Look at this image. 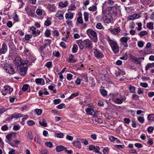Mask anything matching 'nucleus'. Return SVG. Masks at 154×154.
<instances>
[{
  "mask_svg": "<svg viewBox=\"0 0 154 154\" xmlns=\"http://www.w3.org/2000/svg\"><path fill=\"white\" fill-rule=\"evenodd\" d=\"M86 33L91 39L93 42L96 43L97 42V34L95 31L91 29H90L86 31Z\"/></svg>",
  "mask_w": 154,
  "mask_h": 154,
  "instance_id": "1",
  "label": "nucleus"
},
{
  "mask_svg": "<svg viewBox=\"0 0 154 154\" xmlns=\"http://www.w3.org/2000/svg\"><path fill=\"white\" fill-rule=\"evenodd\" d=\"M14 63L17 67L18 66L26 65V64H28V61L27 60H24L19 57H17L14 60Z\"/></svg>",
  "mask_w": 154,
  "mask_h": 154,
  "instance_id": "2",
  "label": "nucleus"
},
{
  "mask_svg": "<svg viewBox=\"0 0 154 154\" xmlns=\"http://www.w3.org/2000/svg\"><path fill=\"white\" fill-rule=\"evenodd\" d=\"M5 71L7 73L10 74H13L15 73V70L13 67L8 64L6 63L3 67Z\"/></svg>",
  "mask_w": 154,
  "mask_h": 154,
  "instance_id": "3",
  "label": "nucleus"
},
{
  "mask_svg": "<svg viewBox=\"0 0 154 154\" xmlns=\"http://www.w3.org/2000/svg\"><path fill=\"white\" fill-rule=\"evenodd\" d=\"M21 66L17 67V71L21 75H24L27 71V64Z\"/></svg>",
  "mask_w": 154,
  "mask_h": 154,
  "instance_id": "4",
  "label": "nucleus"
},
{
  "mask_svg": "<svg viewBox=\"0 0 154 154\" xmlns=\"http://www.w3.org/2000/svg\"><path fill=\"white\" fill-rule=\"evenodd\" d=\"M93 106H91L89 108H86L85 109V111L87 114L90 115L92 116L93 117L97 116V115L95 113L93 109Z\"/></svg>",
  "mask_w": 154,
  "mask_h": 154,
  "instance_id": "5",
  "label": "nucleus"
},
{
  "mask_svg": "<svg viewBox=\"0 0 154 154\" xmlns=\"http://www.w3.org/2000/svg\"><path fill=\"white\" fill-rule=\"evenodd\" d=\"M129 39V37H123L120 39V41L125 47L127 48L128 46V42Z\"/></svg>",
  "mask_w": 154,
  "mask_h": 154,
  "instance_id": "6",
  "label": "nucleus"
},
{
  "mask_svg": "<svg viewBox=\"0 0 154 154\" xmlns=\"http://www.w3.org/2000/svg\"><path fill=\"white\" fill-rule=\"evenodd\" d=\"M84 45L86 48L89 49L93 48V44L91 41L89 39H86L83 41Z\"/></svg>",
  "mask_w": 154,
  "mask_h": 154,
  "instance_id": "7",
  "label": "nucleus"
},
{
  "mask_svg": "<svg viewBox=\"0 0 154 154\" xmlns=\"http://www.w3.org/2000/svg\"><path fill=\"white\" fill-rule=\"evenodd\" d=\"M107 41L111 48L116 46L118 45L116 41L115 40L111 39L109 36L107 37Z\"/></svg>",
  "mask_w": 154,
  "mask_h": 154,
  "instance_id": "8",
  "label": "nucleus"
},
{
  "mask_svg": "<svg viewBox=\"0 0 154 154\" xmlns=\"http://www.w3.org/2000/svg\"><path fill=\"white\" fill-rule=\"evenodd\" d=\"M107 41L111 48L116 46L118 45L116 41L115 40L111 39L109 36L107 37Z\"/></svg>",
  "mask_w": 154,
  "mask_h": 154,
  "instance_id": "9",
  "label": "nucleus"
},
{
  "mask_svg": "<svg viewBox=\"0 0 154 154\" xmlns=\"http://www.w3.org/2000/svg\"><path fill=\"white\" fill-rule=\"evenodd\" d=\"M25 9L27 14L29 16H30L31 17H34L35 15V13L33 9L29 8L27 7L25 8Z\"/></svg>",
  "mask_w": 154,
  "mask_h": 154,
  "instance_id": "10",
  "label": "nucleus"
},
{
  "mask_svg": "<svg viewBox=\"0 0 154 154\" xmlns=\"http://www.w3.org/2000/svg\"><path fill=\"white\" fill-rule=\"evenodd\" d=\"M111 33L114 35H117L120 32L121 29L119 27H117L112 29H109Z\"/></svg>",
  "mask_w": 154,
  "mask_h": 154,
  "instance_id": "11",
  "label": "nucleus"
},
{
  "mask_svg": "<svg viewBox=\"0 0 154 154\" xmlns=\"http://www.w3.org/2000/svg\"><path fill=\"white\" fill-rule=\"evenodd\" d=\"M94 55L95 57L98 59H101L104 57L103 54L100 52L97 49H96L94 51Z\"/></svg>",
  "mask_w": 154,
  "mask_h": 154,
  "instance_id": "12",
  "label": "nucleus"
},
{
  "mask_svg": "<svg viewBox=\"0 0 154 154\" xmlns=\"http://www.w3.org/2000/svg\"><path fill=\"white\" fill-rule=\"evenodd\" d=\"M8 50V46L7 45L5 42L3 43L2 45L1 48L0 49V54H5Z\"/></svg>",
  "mask_w": 154,
  "mask_h": 154,
  "instance_id": "13",
  "label": "nucleus"
},
{
  "mask_svg": "<svg viewBox=\"0 0 154 154\" xmlns=\"http://www.w3.org/2000/svg\"><path fill=\"white\" fill-rule=\"evenodd\" d=\"M114 3V2L112 0H108V1L105 2L103 4V9L106 8L107 5H112Z\"/></svg>",
  "mask_w": 154,
  "mask_h": 154,
  "instance_id": "14",
  "label": "nucleus"
},
{
  "mask_svg": "<svg viewBox=\"0 0 154 154\" xmlns=\"http://www.w3.org/2000/svg\"><path fill=\"white\" fill-rule=\"evenodd\" d=\"M23 115L22 114L16 112L14 113L11 116V119H17L23 116Z\"/></svg>",
  "mask_w": 154,
  "mask_h": 154,
  "instance_id": "15",
  "label": "nucleus"
},
{
  "mask_svg": "<svg viewBox=\"0 0 154 154\" xmlns=\"http://www.w3.org/2000/svg\"><path fill=\"white\" fill-rule=\"evenodd\" d=\"M63 12L62 11H59L55 14V16L60 20L63 18Z\"/></svg>",
  "mask_w": 154,
  "mask_h": 154,
  "instance_id": "16",
  "label": "nucleus"
},
{
  "mask_svg": "<svg viewBox=\"0 0 154 154\" xmlns=\"http://www.w3.org/2000/svg\"><path fill=\"white\" fill-rule=\"evenodd\" d=\"M73 13L69 12L66 14L65 17L66 19L71 20L73 18Z\"/></svg>",
  "mask_w": 154,
  "mask_h": 154,
  "instance_id": "17",
  "label": "nucleus"
},
{
  "mask_svg": "<svg viewBox=\"0 0 154 154\" xmlns=\"http://www.w3.org/2000/svg\"><path fill=\"white\" fill-rule=\"evenodd\" d=\"M76 43L79 45L80 49L81 50H83L84 48L83 41H82L81 40H79L76 41Z\"/></svg>",
  "mask_w": 154,
  "mask_h": 154,
  "instance_id": "18",
  "label": "nucleus"
},
{
  "mask_svg": "<svg viewBox=\"0 0 154 154\" xmlns=\"http://www.w3.org/2000/svg\"><path fill=\"white\" fill-rule=\"evenodd\" d=\"M4 89L7 94H11L13 91V88H11L10 86H5Z\"/></svg>",
  "mask_w": 154,
  "mask_h": 154,
  "instance_id": "19",
  "label": "nucleus"
},
{
  "mask_svg": "<svg viewBox=\"0 0 154 154\" xmlns=\"http://www.w3.org/2000/svg\"><path fill=\"white\" fill-rule=\"evenodd\" d=\"M79 140V138H77V141L75 142H74L73 143V144L77 148L79 149H80L81 147V145L80 144L81 142H79V141H78Z\"/></svg>",
  "mask_w": 154,
  "mask_h": 154,
  "instance_id": "20",
  "label": "nucleus"
},
{
  "mask_svg": "<svg viewBox=\"0 0 154 154\" xmlns=\"http://www.w3.org/2000/svg\"><path fill=\"white\" fill-rule=\"evenodd\" d=\"M132 61H133L135 63L138 64H141L140 60L141 58H137L136 57H134L131 58Z\"/></svg>",
  "mask_w": 154,
  "mask_h": 154,
  "instance_id": "21",
  "label": "nucleus"
},
{
  "mask_svg": "<svg viewBox=\"0 0 154 154\" xmlns=\"http://www.w3.org/2000/svg\"><path fill=\"white\" fill-rule=\"evenodd\" d=\"M35 82L37 83L42 85H43L45 84V81L42 79H35Z\"/></svg>",
  "mask_w": 154,
  "mask_h": 154,
  "instance_id": "22",
  "label": "nucleus"
},
{
  "mask_svg": "<svg viewBox=\"0 0 154 154\" xmlns=\"http://www.w3.org/2000/svg\"><path fill=\"white\" fill-rule=\"evenodd\" d=\"M154 67V63H148L146 66L145 69L146 71L150 68Z\"/></svg>",
  "mask_w": 154,
  "mask_h": 154,
  "instance_id": "23",
  "label": "nucleus"
},
{
  "mask_svg": "<svg viewBox=\"0 0 154 154\" xmlns=\"http://www.w3.org/2000/svg\"><path fill=\"white\" fill-rule=\"evenodd\" d=\"M14 134V133L13 132H11L10 134H8V135L6 136V137L7 140V141L6 142L8 143L10 142L11 140V137H12V135Z\"/></svg>",
  "mask_w": 154,
  "mask_h": 154,
  "instance_id": "24",
  "label": "nucleus"
},
{
  "mask_svg": "<svg viewBox=\"0 0 154 154\" xmlns=\"http://www.w3.org/2000/svg\"><path fill=\"white\" fill-rule=\"evenodd\" d=\"M47 8L49 11L52 12H53L55 10V7L54 5L50 4L48 5Z\"/></svg>",
  "mask_w": 154,
  "mask_h": 154,
  "instance_id": "25",
  "label": "nucleus"
},
{
  "mask_svg": "<svg viewBox=\"0 0 154 154\" xmlns=\"http://www.w3.org/2000/svg\"><path fill=\"white\" fill-rule=\"evenodd\" d=\"M65 148L63 146H59L56 148V150L57 152H59L63 150H65Z\"/></svg>",
  "mask_w": 154,
  "mask_h": 154,
  "instance_id": "26",
  "label": "nucleus"
},
{
  "mask_svg": "<svg viewBox=\"0 0 154 154\" xmlns=\"http://www.w3.org/2000/svg\"><path fill=\"white\" fill-rule=\"evenodd\" d=\"M47 46L48 44L47 43H45L43 45L40 46L39 49V51H40L41 53H42L43 50L45 49Z\"/></svg>",
  "mask_w": 154,
  "mask_h": 154,
  "instance_id": "27",
  "label": "nucleus"
},
{
  "mask_svg": "<svg viewBox=\"0 0 154 154\" xmlns=\"http://www.w3.org/2000/svg\"><path fill=\"white\" fill-rule=\"evenodd\" d=\"M130 92L132 93H134L135 92V88L134 86H132L131 85H129L128 86Z\"/></svg>",
  "mask_w": 154,
  "mask_h": 154,
  "instance_id": "28",
  "label": "nucleus"
},
{
  "mask_svg": "<svg viewBox=\"0 0 154 154\" xmlns=\"http://www.w3.org/2000/svg\"><path fill=\"white\" fill-rule=\"evenodd\" d=\"M153 23L152 22H149L146 24L147 27L150 30H152L154 29Z\"/></svg>",
  "mask_w": 154,
  "mask_h": 154,
  "instance_id": "29",
  "label": "nucleus"
},
{
  "mask_svg": "<svg viewBox=\"0 0 154 154\" xmlns=\"http://www.w3.org/2000/svg\"><path fill=\"white\" fill-rule=\"evenodd\" d=\"M111 49L115 54H117L119 52V48L118 45L117 46H116Z\"/></svg>",
  "mask_w": 154,
  "mask_h": 154,
  "instance_id": "30",
  "label": "nucleus"
},
{
  "mask_svg": "<svg viewBox=\"0 0 154 154\" xmlns=\"http://www.w3.org/2000/svg\"><path fill=\"white\" fill-rule=\"evenodd\" d=\"M74 56L72 54H70L69 56V59L68 62H69L74 63L76 62V60L74 59L73 58Z\"/></svg>",
  "mask_w": 154,
  "mask_h": 154,
  "instance_id": "31",
  "label": "nucleus"
},
{
  "mask_svg": "<svg viewBox=\"0 0 154 154\" xmlns=\"http://www.w3.org/2000/svg\"><path fill=\"white\" fill-rule=\"evenodd\" d=\"M40 31L39 30H37V31H34L32 32V35L34 37H35L39 35L40 34Z\"/></svg>",
  "mask_w": 154,
  "mask_h": 154,
  "instance_id": "32",
  "label": "nucleus"
},
{
  "mask_svg": "<svg viewBox=\"0 0 154 154\" xmlns=\"http://www.w3.org/2000/svg\"><path fill=\"white\" fill-rule=\"evenodd\" d=\"M68 4V2L67 1L64 2V3L62 2H60L59 3V6L61 8H64L66 7Z\"/></svg>",
  "mask_w": 154,
  "mask_h": 154,
  "instance_id": "33",
  "label": "nucleus"
},
{
  "mask_svg": "<svg viewBox=\"0 0 154 154\" xmlns=\"http://www.w3.org/2000/svg\"><path fill=\"white\" fill-rule=\"evenodd\" d=\"M78 140L81 143L84 144L85 145H87L88 144V141L86 140L82 139V138H79Z\"/></svg>",
  "mask_w": 154,
  "mask_h": 154,
  "instance_id": "34",
  "label": "nucleus"
},
{
  "mask_svg": "<svg viewBox=\"0 0 154 154\" xmlns=\"http://www.w3.org/2000/svg\"><path fill=\"white\" fill-rule=\"evenodd\" d=\"M147 119L149 121H154V114H150L148 115Z\"/></svg>",
  "mask_w": 154,
  "mask_h": 154,
  "instance_id": "35",
  "label": "nucleus"
},
{
  "mask_svg": "<svg viewBox=\"0 0 154 154\" xmlns=\"http://www.w3.org/2000/svg\"><path fill=\"white\" fill-rule=\"evenodd\" d=\"M78 49V47L77 45L76 44H74L72 48V53H76Z\"/></svg>",
  "mask_w": 154,
  "mask_h": 154,
  "instance_id": "36",
  "label": "nucleus"
},
{
  "mask_svg": "<svg viewBox=\"0 0 154 154\" xmlns=\"http://www.w3.org/2000/svg\"><path fill=\"white\" fill-rule=\"evenodd\" d=\"M39 124L42 126L43 127H47V123L45 120L43 119L42 120V122L39 121Z\"/></svg>",
  "mask_w": 154,
  "mask_h": 154,
  "instance_id": "37",
  "label": "nucleus"
},
{
  "mask_svg": "<svg viewBox=\"0 0 154 154\" xmlns=\"http://www.w3.org/2000/svg\"><path fill=\"white\" fill-rule=\"evenodd\" d=\"M148 34V32L145 30L142 31H141L138 34V35L140 37H141L142 36H144L145 35Z\"/></svg>",
  "mask_w": 154,
  "mask_h": 154,
  "instance_id": "38",
  "label": "nucleus"
},
{
  "mask_svg": "<svg viewBox=\"0 0 154 154\" xmlns=\"http://www.w3.org/2000/svg\"><path fill=\"white\" fill-rule=\"evenodd\" d=\"M83 15L84 17V19L86 22H87L88 20L89 14L87 12H84Z\"/></svg>",
  "mask_w": 154,
  "mask_h": 154,
  "instance_id": "39",
  "label": "nucleus"
},
{
  "mask_svg": "<svg viewBox=\"0 0 154 154\" xmlns=\"http://www.w3.org/2000/svg\"><path fill=\"white\" fill-rule=\"evenodd\" d=\"M77 22L79 24H82L83 22L82 17L81 16L78 17L77 19Z\"/></svg>",
  "mask_w": 154,
  "mask_h": 154,
  "instance_id": "40",
  "label": "nucleus"
},
{
  "mask_svg": "<svg viewBox=\"0 0 154 154\" xmlns=\"http://www.w3.org/2000/svg\"><path fill=\"white\" fill-rule=\"evenodd\" d=\"M51 19V18H48L47 20L45 21V23H44V24L45 26H48L51 24V22L50 20Z\"/></svg>",
  "mask_w": 154,
  "mask_h": 154,
  "instance_id": "41",
  "label": "nucleus"
},
{
  "mask_svg": "<svg viewBox=\"0 0 154 154\" xmlns=\"http://www.w3.org/2000/svg\"><path fill=\"white\" fill-rule=\"evenodd\" d=\"M97 9V7L96 5H93L88 8V10L91 11H95Z\"/></svg>",
  "mask_w": 154,
  "mask_h": 154,
  "instance_id": "42",
  "label": "nucleus"
},
{
  "mask_svg": "<svg viewBox=\"0 0 154 154\" xmlns=\"http://www.w3.org/2000/svg\"><path fill=\"white\" fill-rule=\"evenodd\" d=\"M29 88L30 89V87L29 85L27 84H26L23 85V87L22 88V90L24 91H26L28 88Z\"/></svg>",
  "mask_w": 154,
  "mask_h": 154,
  "instance_id": "43",
  "label": "nucleus"
},
{
  "mask_svg": "<svg viewBox=\"0 0 154 154\" xmlns=\"http://www.w3.org/2000/svg\"><path fill=\"white\" fill-rule=\"evenodd\" d=\"M28 137L30 140H32L33 138V136L32 135V133L31 131H29L28 132Z\"/></svg>",
  "mask_w": 154,
  "mask_h": 154,
  "instance_id": "44",
  "label": "nucleus"
},
{
  "mask_svg": "<svg viewBox=\"0 0 154 154\" xmlns=\"http://www.w3.org/2000/svg\"><path fill=\"white\" fill-rule=\"evenodd\" d=\"M35 112L38 115H40L42 113V110L40 109H36L35 110Z\"/></svg>",
  "mask_w": 154,
  "mask_h": 154,
  "instance_id": "45",
  "label": "nucleus"
},
{
  "mask_svg": "<svg viewBox=\"0 0 154 154\" xmlns=\"http://www.w3.org/2000/svg\"><path fill=\"white\" fill-rule=\"evenodd\" d=\"M78 94L79 93L78 92L73 93L69 97V99H71L75 97L78 95Z\"/></svg>",
  "mask_w": 154,
  "mask_h": 154,
  "instance_id": "46",
  "label": "nucleus"
},
{
  "mask_svg": "<svg viewBox=\"0 0 154 154\" xmlns=\"http://www.w3.org/2000/svg\"><path fill=\"white\" fill-rule=\"evenodd\" d=\"M28 118V116L27 115H25L23 118L22 119V121L21 122V124L22 125H24L25 124V121Z\"/></svg>",
  "mask_w": 154,
  "mask_h": 154,
  "instance_id": "47",
  "label": "nucleus"
},
{
  "mask_svg": "<svg viewBox=\"0 0 154 154\" xmlns=\"http://www.w3.org/2000/svg\"><path fill=\"white\" fill-rule=\"evenodd\" d=\"M138 121L141 123H143L144 122V119L143 117L139 116L137 118Z\"/></svg>",
  "mask_w": 154,
  "mask_h": 154,
  "instance_id": "48",
  "label": "nucleus"
},
{
  "mask_svg": "<svg viewBox=\"0 0 154 154\" xmlns=\"http://www.w3.org/2000/svg\"><path fill=\"white\" fill-rule=\"evenodd\" d=\"M45 145L47 146L50 148H52L53 146V144L51 142H47L45 143Z\"/></svg>",
  "mask_w": 154,
  "mask_h": 154,
  "instance_id": "49",
  "label": "nucleus"
},
{
  "mask_svg": "<svg viewBox=\"0 0 154 154\" xmlns=\"http://www.w3.org/2000/svg\"><path fill=\"white\" fill-rule=\"evenodd\" d=\"M144 45V42L143 41H139L137 43L138 46L139 48H142Z\"/></svg>",
  "mask_w": 154,
  "mask_h": 154,
  "instance_id": "50",
  "label": "nucleus"
},
{
  "mask_svg": "<svg viewBox=\"0 0 154 154\" xmlns=\"http://www.w3.org/2000/svg\"><path fill=\"white\" fill-rule=\"evenodd\" d=\"M115 101L117 103L121 104L123 102V99L122 98H118Z\"/></svg>",
  "mask_w": 154,
  "mask_h": 154,
  "instance_id": "51",
  "label": "nucleus"
},
{
  "mask_svg": "<svg viewBox=\"0 0 154 154\" xmlns=\"http://www.w3.org/2000/svg\"><path fill=\"white\" fill-rule=\"evenodd\" d=\"M66 107V106L64 103H61L57 106V107L58 109H62L63 108H65Z\"/></svg>",
  "mask_w": 154,
  "mask_h": 154,
  "instance_id": "52",
  "label": "nucleus"
},
{
  "mask_svg": "<svg viewBox=\"0 0 154 154\" xmlns=\"http://www.w3.org/2000/svg\"><path fill=\"white\" fill-rule=\"evenodd\" d=\"M50 31L51 30L49 29H46L45 33V34L46 37H48L50 35Z\"/></svg>",
  "mask_w": 154,
  "mask_h": 154,
  "instance_id": "53",
  "label": "nucleus"
},
{
  "mask_svg": "<svg viewBox=\"0 0 154 154\" xmlns=\"http://www.w3.org/2000/svg\"><path fill=\"white\" fill-rule=\"evenodd\" d=\"M36 14L39 16H41L42 14V11L40 9H38L36 11Z\"/></svg>",
  "mask_w": 154,
  "mask_h": 154,
  "instance_id": "54",
  "label": "nucleus"
},
{
  "mask_svg": "<svg viewBox=\"0 0 154 154\" xmlns=\"http://www.w3.org/2000/svg\"><path fill=\"white\" fill-rule=\"evenodd\" d=\"M27 124L28 125L31 126L34 125L35 124V123L34 121L32 120H29L27 122Z\"/></svg>",
  "mask_w": 154,
  "mask_h": 154,
  "instance_id": "55",
  "label": "nucleus"
},
{
  "mask_svg": "<svg viewBox=\"0 0 154 154\" xmlns=\"http://www.w3.org/2000/svg\"><path fill=\"white\" fill-rule=\"evenodd\" d=\"M100 92L103 96H105L107 94V92L104 89H101L100 90Z\"/></svg>",
  "mask_w": 154,
  "mask_h": 154,
  "instance_id": "56",
  "label": "nucleus"
},
{
  "mask_svg": "<svg viewBox=\"0 0 154 154\" xmlns=\"http://www.w3.org/2000/svg\"><path fill=\"white\" fill-rule=\"evenodd\" d=\"M139 97L136 94H133L132 95V99L135 100H138Z\"/></svg>",
  "mask_w": 154,
  "mask_h": 154,
  "instance_id": "57",
  "label": "nucleus"
},
{
  "mask_svg": "<svg viewBox=\"0 0 154 154\" xmlns=\"http://www.w3.org/2000/svg\"><path fill=\"white\" fill-rule=\"evenodd\" d=\"M52 32L54 36H58L59 35V33L58 30H55L52 31Z\"/></svg>",
  "mask_w": 154,
  "mask_h": 154,
  "instance_id": "58",
  "label": "nucleus"
},
{
  "mask_svg": "<svg viewBox=\"0 0 154 154\" xmlns=\"http://www.w3.org/2000/svg\"><path fill=\"white\" fill-rule=\"evenodd\" d=\"M82 77L84 78V79L86 80V82H88V77L87 75V74L85 73L82 74Z\"/></svg>",
  "mask_w": 154,
  "mask_h": 154,
  "instance_id": "59",
  "label": "nucleus"
},
{
  "mask_svg": "<svg viewBox=\"0 0 154 154\" xmlns=\"http://www.w3.org/2000/svg\"><path fill=\"white\" fill-rule=\"evenodd\" d=\"M45 66L48 68H51L52 67V63L51 62H48L46 64Z\"/></svg>",
  "mask_w": 154,
  "mask_h": 154,
  "instance_id": "60",
  "label": "nucleus"
},
{
  "mask_svg": "<svg viewBox=\"0 0 154 154\" xmlns=\"http://www.w3.org/2000/svg\"><path fill=\"white\" fill-rule=\"evenodd\" d=\"M124 121L125 123L128 124L131 122V120L129 119L125 118L124 119Z\"/></svg>",
  "mask_w": 154,
  "mask_h": 154,
  "instance_id": "61",
  "label": "nucleus"
},
{
  "mask_svg": "<svg viewBox=\"0 0 154 154\" xmlns=\"http://www.w3.org/2000/svg\"><path fill=\"white\" fill-rule=\"evenodd\" d=\"M140 85L144 88H146L148 86V85L147 83L143 82L140 83Z\"/></svg>",
  "mask_w": 154,
  "mask_h": 154,
  "instance_id": "62",
  "label": "nucleus"
},
{
  "mask_svg": "<svg viewBox=\"0 0 154 154\" xmlns=\"http://www.w3.org/2000/svg\"><path fill=\"white\" fill-rule=\"evenodd\" d=\"M8 129V127L6 125H4L1 128V129L3 131H5Z\"/></svg>",
  "mask_w": 154,
  "mask_h": 154,
  "instance_id": "63",
  "label": "nucleus"
},
{
  "mask_svg": "<svg viewBox=\"0 0 154 154\" xmlns=\"http://www.w3.org/2000/svg\"><path fill=\"white\" fill-rule=\"evenodd\" d=\"M72 75L71 74H68L67 75L66 78L67 79L69 80H71L72 77Z\"/></svg>",
  "mask_w": 154,
  "mask_h": 154,
  "instance_id": "64",
  "label": "nucleus"
}]
</instances>
